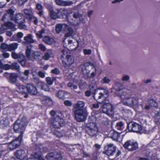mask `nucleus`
<instances>
[{
    "instance_id": "nucleus-1",
    "label": "nucleus",
    "mask_w": 160,
    "mask_h": 160,
    "mask_svg": "<svg viewBox=\"0 0 160 160\" xmlns=\"http://www.w3.org/2000/svg\"><path fill=\"white\" fill-rule=\"evenodd\" d=\"M132 93L128 90L121 95V101L123 104L131 107L138 104V100L132 96Z\"/></svg>"
},
{
    "instance_id": "nucleus-2",
    "label": "nucleus",
    "mask_w": 160,
    "mask_h": 160,
    "mask_svg": "<svg viewBox=\"0 0 160 160\" xmlns=\"http://www.w3.org/2000/svg\"><path fill=\"white\" fill-rule=\"evenodd\" d=\"M27 123L26 118L23 117L21 120H18L14 125L13 129L14 131L17 133H20V134L19 136H21L22 138Z\"/></svg>"
},
{
    "instance_id": "nucleus-3",
    "label": "nucleus",
    "mask_w": 160,
    "mask_h": 160,
    "mask_svg": "<svg viewBox=\"0 0 160 160\" xmlns=\"http://www.w3.org/2000/svg\"><path fill=\"white\" fill-rule=\"evenodd\" d=\"M72 112L75 119L78 122H84L88 115L87 110L83 109H72Z\"/></svg>"
},
{
    "instance_id": "nucleus-4",
    "label": "nucleus",
    "mask_w": 160,
    "mask_h": 160,
    "mask_svg": "<svg viewBox=\"0 0 160 160\" xmlns=\"http://www.w3.org/2000/svg\"><path fill=\"white\" fill-rule=\"evenodd\" d=\"M108 95L107 90L98 89L95 91L93 98L98 102L101 103L106 99Z\"/></svg>"
},
{
    "instance_id": "nucleus-5",
    "label": "nucleus",
    "mask_w": 160,
    "mask_h": 160,
    "mask_svg": "<svg viewBox=\"0 0 160 160\" xmlns=\"http://www.w3.org/2000/svg\"><path fill=\"white\" fill-rule=\"evenodd\" d=\"M102 112L110 116H112L114 113L112 105L109 103H104L101 107Z\"/></svg>"
},
{
    "instance_id": "nucleus-6",
    "label": "nucleus",
    "mask_w": 160,
    "mask_h": 160,
    "mask_svg": "<svg viewBox=\"0 0 160 160\" xmlns=\"http://www.w3.org/2000/svg\"><path fill=\"white\" fill-rule=\"evenodd\" d=\"M61 52L62 54L61 56V59L62 60L63 65L65 68L69 67L74 62V58L73 57L70 55H67L66 56V59L67 61V62H66L63 60L65 55H66L65 51L64 50H62Z\"/></svg>"
},
{
    "instance_id": "nucleus-7",
    "label": "nucleus",
    "mask_w": 160,
    "mask_h": 160,
    "mask_svg": "<svg viewBox=\"0 0 160 160\" xmlns=\"http://www.w3.org/2000/svg\"><path fill=\"white\" fill-rule=\"evenodd\" d=\"M86 127L88 129L87 132L91 137H93L98 132L97 127L95 123L90 122L86 125Z\"/></svg>"
},
{
    "instance_id": "nucleus-8",
    "label": "nucleus",
    "mask_w": 160,
    "mask_h": 160,
    "mask_svg": "<svg viewBox=\"0 0 160 160\" xmlns=\"http://www.w3.org/2000/svg\"><path fill=\"white\" fill-rule=\"evenodd\" d=\"M63 119L59 116H57L53 118L51 121V122L53 126L55 128H59L64 125Z\"/></svg>"
},
{
    "instance_id": "nucleus-9",
    "label": "nucleus",
    "mask_w": 160,
    "mask_h": 160,
    "mask_svg": "<svg viewBox=\"0 0 160 160\" xmlns=\"http://www.w3.org/2000/svg\"><path fill=\"white\" fill-rule=\"evenodd\" d=\"M116 147L112 144H109L105 147L104 153L109 157L113 155L115 153Z\"/></svg>"
},
{
    "instance_id": "nucleus-10",
    "label": "nucleus",
    "mask_w": 160,
    "mask_h": 160,
    "mask_svg": "<svg viewBox=\"0 0 160 160\" xmlns=\"http://www.w3.org/2000/svg\"><path fill=\"white\" fill-rule=\"evenodd\" d=\"M22 138L21 136L18 137L16 139L12 140L8 145V148L12 150L16 148L21 143Z\"/></svg>"
},
{
    "instance_id": "nucleus-11",
    "label": "nucleus",
    "mask_w": 160,
    "mask_h": 160,
    "mask_svg": "<svg viewBox=\"0 0 160 160\" xmlns=\"http://www.w3.org/2000/svg\"><path fill=\"white\" fill-rule=\"evenodd\" d=\"M93 64L89 62H86L81 66L82 71L83 74L87 76L90 72V69Z\"/></svg>"
},
{
    "instance_id": "nucleus-12",
    "label": "nucleus",
    "mask_w": 160,
    "mask_h": 160,
    "mask_svg": "<svg viewBox=\"0 0 160 160\" xmlns=\"http://www.w3.org/2000/svg\"><path fill=\"white\" fill-rule=\"evenodd\" d=\"M16 90L19 93H21L22 95H23L24 98H27L28 96V93L26 91V88L25 87L18 82L16 83Z\"/></svg>"
},
{
    "instance_id": "nucleus-13",
    "label": "nucleus",
    "mask_w": 160,
    "mask_h": 160,
    "mask_svg": "<svg viewBox=\"0 0 160 160\" xmlns=\"http://www.w3.org/2000/svg\"><path fill=\"white\" fill-rule=\"evenodd\" d=\"M63 45L64 47H68V49L70 51L76 50L78 47L76 42H74L72 40L68 41V44L65 43V40L63 41Z\"/></svg>"
},
{
    "instance_id": "nucleus-14",
    "label": "nucleus",
    "mask_w": 160,
    "mask_h": 160,
    "mask_svg": "<svg viewBox=\"0 0 160 160\" xmlns=\"http://www.w3.org/2000/svg\"><path fill=\"white\" fill-rule=\"evenodd\" d=\"M27 91L31 94L35 95L38 93V90L36 87L31 84H28L26 86Z\"/></svg>"
},
{
    "instance_id": "nucleus-15",
    "label": "nucleus",
    "mask_w": 160,
    "mask_h": 160,
    "mask_svg": "<svg viewBox=\"0 0 160 160\" xmlns=\"http://www.w3.org/2000/svg\"><path fill=\"white\" fill-rule=\"evenodd\" d=\"M41 100L42 103L48 106H52L53 104V102L52 99L47 96H43L41 97Z\"/></svg>"
},
{
    "instance_id": "nucleus-16",
    "label": "nucleus",
    "mask_w": 160,
    "mask_h": 160,
    "mask_svg": "<svg viewBox=\"0 0 160 160\" xmlns=\"http://www.w3.org/2000/svg\"><path fill=\"white\" fill-rule=\"evenodd\" d=\"M30 72L29 70H26L24 72L20 73V80L23 82L27 80Z\"/></svg>"
},
{
    "instance_id": "nucleus-17",
    "label": "nucleus",
    "mask_w": 160,
    "mask_h": 160,
    "mask_svg": "<svg viewBox=\"0 0 160 160\" xmlns=\"http://www.w3.org/2000/svg\"><path fill=\"white\" fill-rule=\"evenodd\" d=\"M131 130L134 132H138L142 129L141 126L135 122L131 123Z\"/></svg>"
},
{
    "instance_id": "nucleus-18",
    "label": "nucleus",
    "mask_w": 160,
    "mask_h": 160,
    "mask_svg": "<svg viewBox=\"0 0 160 160\" xmlns=\"http://www.w3.org/2000/svg\"><path fill=\"white\" fill-rule=\"evenodd\" d=\"M26 155L25 151L23 150H18L15 153L16 158L20 160L23 159L26 156Z\"/></svg>"
},
{
    "instance_id": "nucleus-19",
    "label": "nucleus",
    "mask_w": 160,
    "mask_h": 160,
    "mask_svg": "<svg viewBox=\"0 0 160 160\" xmlns=\"http://www.w3.org/2000/svg\"><path fill=\"white\" fill-rule=\"evenodd\" d=\"M68 28V25L66 24H58L55 26V30L57 33H59L62 30H65Z\"/></svg>"
},
{
    "instance_id": "nucleus-20",
    "label": "nucleus",
    "mask_w": 160,
    "mask_h": 160,
    "mask_svg": "<svg viewBox=\"0 0 160 160\" xmlns=\"http://www.w3.org/2000/svg\"><path fill=\"white\" fill-rule=\"evenodd\" d=\"M14 13V11L12 9L8 10L7 13L3 16L2 20L4 21L6 18L8 19L9 17L11 20H12L13 18V15Z\"/></svg>"
},
{
    "instance_id": "nucleus-21",
    "label": "nucleus",
    "mask_w": 160,
    "mask_h": 160,
    "mask_svg": "<svg viewBox=\"0 0 160 160\" xmlns=\"http://www.w3.org/2000/svg\"><path fill=\"white\" fill-rule=\"evenodd\" d=\"M33 51L31 48L27 47L25 51L26 56L29 60H32V55Z\"/></svg>"
},
{
    "instance_id": "nucleus-22",
    "label": "nucleus",
    "mask_w": 160,
    "mask_h": 160,
    "mask_svg": "<svg viewBox=\"0 0 160 160\" xmlns=\"http://www.w3.org/2000/svg\"><path fill=\"white\" fill-rule=\"evenodd\" d=\"M37 86L45 91H48L49 90V88L48 85L42 82H39L37 83Z\"/></svg>"
},
{
    "instance_id": "nucleus-23",
    "label": "nucleus",
    "mask_w": 160,
    "mask_h": 160,
    "mask_svg": "<svg viewBox=\"0 0 160 160\" xmlns=\"http://www.w3.org/2000/svg\"><path fill=\"white\" fill-rule=\"evenodd\" d=\"M23 12L25 17L28 20L33 16L32 10V8L25 9L23 10Z\"/></svg>"
},
{
    "instance_id": "nucleus-24",
    "label": "nucleus",
    "mask_w": 160,
    "mask_h": 160,
    "mask_svg": "<svg viewBox=\"0 0 160 160\" xmlns=\"http://www.w3.org/2000/svg\"><path fill=\"white\" fill-rule=\"evenodd\" d=\"M85 104V102L83 101H78L76 104L73 105V109H82L84 107Z\"/></svg>"
},
{
    "instance_id": "nucleus-25",
    "label": "nucleus",
    "mask_w": 160,
    "mask_h": 160,
    "mask_svg": "<svg viewBox=\"0 0 160 160\" xmlns=\"http://www.w3.org/2000/svg\"><path fill=\"white\" fill-rule=\"evenodd\" d=\"M11 56L14 59H18V60H21L24 58V56L21 53H17L15 52H13L11 54Z\"/></svg>"
},
{
    "instance_id": "nucleus-26",
    "label": "nucleus",
    "mask_w": 160,
    "mask_h": 160,
    "mask_svg": "<svg viewBox=\"0 0 160 160\" xmlns=\"http://www.w3.org/2000/svg\"><path fill=\"white\" fill-rule=\"evenodd\" d=\"M42 40L45 43L48 45H52L55 42L53 38L48 36L44 37L43 38Z\"/></svg>"
},
{
    "instance_id": "nucleus-27",
    "label": "nucleus",
    "mask_w": 160,
    "mask_h": 160,
    "mask_svg": "<svg viewBox=\"0 0 160 160\" xmlns=\"http://www.w3.org/2000/svg\"><path fill=\"white\" fill-rule=\"evenodd\" d=\"M23 18V14L21 13H19L16 14L15 17H13L12 20L16 22L19 23L23 21V19L22 20Z\"/></svg>"
},
{
    "instance_id": "nucleus-28",
    "label": "nucleus",
    "mask_w": 160,
    "mask_h": 160,
    "mask_svg": "<svg viewBox=\"0 0 160 160\" xmlns=\"http://www.w3.org/2000/svg\"><path fill=\"white\" fill-rule=\"evenodd\" d=\"M53 55L52 50L51 49H48L47 52L44 53V55L42 57V58L43 59L45 60H48L49 59L50 56H52Z\"/></svg>"
},
{
    "instance_id": "nucleus-29",
    "label": "nucleus",
    "mask_w": 160,
    "mask_h": 160,
    "mask_svg": "<svg viewBox=\"0 0 160 160\" xmlns=\"http://www.w3.org/2000/svg\"><path fill=\"white\" fill-rule=\"evenodd\" d=\"M3 26L4 28H7V29L8 28L11 29L12 31H15L16 30L15 26L12 22H6L5 24L3 25Z\"/></svg>"
},
{
    "instance_id": "nucleus-30",
    "label": "nucleus",
    "mask_w": 160,
    "mask_h": 160,
    "mask_svg": "<svg viewBox=\"0 0 160 160\" xmlns=\"http://www.w3.org/2000/svg\"><path fill=\"white\" fill-rule=\"evenodd\" d=\"M96 74V69L95 67L93 65L92 68L90 69V72L89 73V75H87V76L90 78H93L94 77Z\"/></svg>"
},
{
    "instance_id": "nucleus-31",
    "label": "nucleus",
    "mask_w": 160,
    "mask_h": 160,
    "mask_svg": "<svg viewBox=\"0 0 160 160\" xmlns=\"http://www.w3.org/2000/svg\"><path fill=\"white\" fill-rule=\"evenodd\" d=\"M68 93L63 91H60L56 93V96L59 99H64L65 96L67 95Z\"/></svg>"
},
{
    "instance_id": "nucleus-32",
    "label": "nucleus",
    "mask_w": 160,
    "mask_h": 160,
    "mask_svg": "<svg viewBox=\"0 0 160 160\" xmlns=\"http://www.w3.org/2000/svg\"><path fill=\"white\" fill-rule=\"evenodd\" d=\"M18 44L16 43H13L8 45V51L11 52L16 50L18 46Z\"/></svg>"
},
{
    "instance_id": "nucleus-33",
    "label": "nucleus",
    "mask_w": 160,
    "mask_h": 160,
    "mask_svg": "<svg viewBox=\"0 0 160 160\" xmlns=\"http://www.w3.org/2000/svg\"><path fill=\"white\" fill-rule=\"evenodd\" d=\"M57 13L59 18H63L64 16H66V11L64 9L57 10Z\"/></svg>"
},
{
    "instance_id": "nucleus-34",
    "label": "nucleus",
    "mask_w": 160,
    "mask_h": 160,
    "mask_svg": "<svg viewBox=\"0 0 160 160\" xmlns=\"http://www.w3.org/2000/svg\"><path fill=\"white\" fill-rule=\"evenodd\" d=\"M24 40L28 43H33L35 42V41L32 38V35L29 34L27 36H25L24 38Z\"/></svg>"
},
{
    "instance_id": "nucleus-35",
    "label": "nucleus",
    "mask_w": 160,
    "mask_h": 160,
    "mask_svg": "<svg viewBox=\"0 0 160 160\" xmlns=\"http://www.w3.org/2000/svg\"><path fill=\"white\" fill-rule=\"evenodd\" d=\"M110 133H111L110 137L114 140H117L118 139V138L120 137L119 134L117 132L112 131H111Z\"/></svg>"
},
{
    "instance_id": "nucleus-36",
    "label": "nucleus",
    "mask_w": 160,
    "mask_h": 160,
    "mask_svg": "<svg viewBox=\"0 0 160 160\" xmlns=\"http://www.w3.org/2000/svg\"><path fill=\"white\" fill-rule=\"evenodd\" d=\"M9 124V122L8 119L4 118H1L0 119V124L3 126H6Z\"/></svg>"
},
{
    "instance_id": "nucleus-37",
    "label": "nucleus",
    "mask_w": 160,
    "mask_h": 160,
    "mask_svg": "<svg viewBox=\"0 0 160 160\" xmlns=\"http://www.w3.org/2000/svg\"><path fill=\"white\" fill-rule=\"evenodd\" d=\"M37 149L40 152H46L48 151V148L45 147H43L42 145H39L37 148Z\"/></svg>"
},
{
    "instance_id": "nucleus-38",
    "label": "nucleus",
    "mask_w": 160,
    "mask_h": 160,
    "mask_svg": "<svg viewBox=\"0 0 160 160\" xmlns=\"http://www.w3.org/2000/svg\"><path fill=\"white\" fill-rule=\"evenodd\" d=\"M76 42L78 47H83L85 45L84 40L83 38H79V40H76Z\"/></svg>"
},
{
    "instance_id": "nucleus-39",
    "label": "nucleus",
    "mask_w": 160,
    "mask_h": 160,
    "mask_svg": "<svg viewBox=\"0 0 160 160\" xmlns=\"http://www.w3.org/2000/svg\"><path fill=\"white\" fill-rule=\"evenodd\" d=\"M131 145L129 151L134 150L138 148V144L137 142L132 141V144Z\"/></svg>"
},
{
    "instance_id": "nucleus-40",
    "label": "nucleus",
    "mask_w": 160,
    "mask_h": 160,
    "mask_svg": "<svg viewBox=\"0 0 160 160\" xmlns=\"http://www.w3.org/2000/svg\"><path fill=\"white\" fill-rule=\"evenodd\" d=\"M122 113L125 117H128L132 114L131 112L128 109H124L122 111Z\"/></svg>"
},
{
    "instance_id": "nucleus-41",
    "label": "nucleus",
    "mask_w": 160,
    "mask_h": 160,
    "mask_svg": "<svg viewBox=\"0 0 160 160\" xmlns=\"http://www.w3.org/2000/svg\"><path fill=\"white\" fill-rule=\"evenodd\" d=\"M45 32V29L42 28L40 31L36 33V35L38 38H41L43 37L42 34Z\"/></svg>"
},
{
    "instance_id": "nucleus-42",
    "label": "nucleus",
    "mask_w": 160,
    "mask_h": 160,
    "mask_svg": "<svg viewBox=\"0 0 160 160\" xmlns=\"http://www.w3.org/2000/svg\"><path fill=\"white\" fill-rule=\"evenodd\" d=\"M54 153L53 152H51L48 154L45 157L46 158L47 160H54Z\"/></svg>"
},
{
    "instance_id": "nucleus-43",
    "label": "nucleus",
    "mask_w": 160,
    "mask_h": 160,
    "mask_svg": "<svg viewBox=\"0 0 160 160\" xmlns=\"http://www.w3.org/2000/svg\"><path fill=\"white\" fill-rule=\"evenodd\" d=\"M9 138L7 134L2 135L0 136V141L3 142L8 140Z\"/></svg>"
},
{
    "instance_id": "nucleus-44",
    "label": "nucleus",
    "mask_w": 160,
    "mask_h": 160,
    "mask_svg": "<svg viewBox=\"0 0 160 160\" xmlns=\"http://www.w3.org/2000/svg\"><path fill=\"white\" fill-rule=\"evenodd\" d=\"M116 127L119 130H122L124 128V124L122 122H118L116 124Z\"/></svg>"
},
{
    "instance_id": "nucleus-45",
    "label": "nucleus",
    "mask_w": 160,
    "mask_h": 160,
    "mask_svg": "<svg viewBox=\"0 0 160 160\" xmlns=\"http://www.w3.org/2000/svg\"><path fill=\"white\" fill-rule=\"evenodd\" d=\"M54 159L60 160L62 159V157L60 152H54Z\"/></svg>"
},
{
    "instance_id": "nucleus-46",
    "label": "nucleus",
    "mask_w": 160,
    "mask_h": 160,
    "mask_svg": "<svg viewBox=\"0 0 160 160\" xmlns=\"http://www.w3.org/2000/svg\"><path fill=\"white\" fill-rule=\"evenodd\" d=\"M132 144V141H127L125 142L123 144L124 147L128 149V150L130 148V146H131V144Z\"/></svg>"
},
{
    "instance_id": "nucleus-47",
    "label": "nucleus",
    "mask_w": 160,
    "mask_h": 160,
    "mask_svg": "<svg viewBox=\"0 0 160 160\" xmlns=\"http://www.w3.org/2000/svg\"><path fill=\"white\" fill-rule=\"evenodd\" d=\"M50 16L51 18L53 19H56L58 17L57 12H55L52 10L50 11Z\"/></svg>"
},
{
    "instance_id": "nucleus-48",
    "label": "nucleus",
    "mask_w": 160,
    "mask_h": 160,
    "mask_svg": "<svg viewBox=\"0 0 160 160\" xmlns=\"http://www.w3.org/2000/svg\"><path fill=\"white\" fill-rule=\"evenodd\" d=\"M10 80L12 82H15L17 80L15 74L12 73L10 75Z\"/></svg>"
},
{
    "instance_id": "nucleus-49",
    "label": "nucleus",
    "mask_w": 160,
    "mask_h": 160,
    "mask_svg": "<svg viewBox=\"0 0 160 160\" xmlns=\"http://www.w3.org/2000/svg\"><path fill=\"white\" fill-rule=\"evenodd\" d=\"M8 45L5 43H2L0 45V50L1 49L6 50L7 49L8 50Z\"/></svg>"
},
{
    "instance_id": "nucleus-50",
    "label": "nucleus",
    "mask_w": 160,
    "mask_h": 160,
    "mask_svg": "<svg viewBox=\"0 0 160 160\" xmlns=\"http://www.w3.org/2000/svg\"><path fill=\"white\" fill-rule=\"evenodd\" d=\"M41 53L39 52H35L33 51L32 55V60L33 58L36 59L41 55Z\"/></svg>"
},
{
    "instance_id": "nucleus-51",
    "label": "nucleus",
    "mask_w": 160,
    "mask_h": 160,
    "mask_svg": "<svg viewBox=\"0 0 160 160\" xmlns=\"http://www.w3.org/2000/svg\"><path fill=\"white\" fill-rule=\"evenodd\" d=\"M68 87L74 90L78 88L77 85L71 82H70L68 83Z\"/></svg>"
},
{
    "instance_id": "nucleus-52",
    "label": "nucleus",
    "mask_w": 160,
    "mask_h": 160,
    "mask_svg": "<svg viewBox=\"0 0 160 160\" xmlns=\"http://www.w3.org/2000/svg\"><path fill=\"white\" fill-rule=\"evenodd\" d=\"M149 104L151 107H156L157 106L156 102L153 99L149 101Z\"/></svg>"
},
{
    "instance_id": "nucleus-53",
    "label": "nucleus",
    "mask_w": 160,
    "mask_h": 160,
    "mask_svg": "<svg viewBox=\"0 0 160 160\" xmlns=\"http://www.w3.org/2000/svg\"><path fill=\"white\" fill-rule=\"evenodd\" d=\"M46 81L47 83L49 85L52 84L53 82L52 78L50 77H48L46 78Z\"/></svg>"
},
{
    "instance_id": "nucleus-54",
    "label": "nucleus",
    "mask_w": 160,
    "mask_h": 160,
    "mask_svg": "<svg viewBox=\"0 0 160 160\" xmlns=\"http://www.w3.org/2000/svg\"><path fill=\"white\" fill-rule=\"evenodd\" d=\"M28 20L33 22L34 24L35 25L37 24L38 23V18L36 17H34L33 15L32 16V17H31L30 18H29Z\"/></svg>"
},
{
    "instance_id": "nucleus-55",
    "label": "nucleus",
    "mask_w": 160,
    "mask_h": 160,
    "mask_svg": "<svg viewBox=\"0 0 160 160\" xmlns=\"http://www.w3.org/2000/svg\"><path fill=\"white\" fill-rule=\"evenodd\" d=\"M24 22V19H23V21H21L20 22L18 23V27L21 29H25L26 28V26L23 23Z\"/></svg>"
},
{
    "instance_id": "nucleus-56",
    "label": "nucleus",
    "mask_w": 160,
    "mask_h": 160,
    "mask_svg": "<svg viewBox=\"0 0 160 160\" xmlns=\"http://www.w3.org/2000/svg\"><path fill=\"white\" fill-rule=\"evenodd\" d=\"M11 66L12 69H17L19 68V65L17 63H12Z\"/></svg>"
},
{
    "instance_id": "nucleus-57",
    "label": "nucleus",
    "mask_w": 160,
    "mask_h": 160,
    "mask_svg": "<svg viewBox=\"0 0 160 160\" xmlns=\"http://www.w3.org/2000/svg\"><path fill=\"white\" fill-rule=\"evenodd\" d=\"M60 71L57 68H55L54 69H52L51 72L54 74L58 75L59 74Z\"/></svg>"
},
{
    "instance_id": "nucleus-58",
    "label": "nucleus",
    "mask_w": 160,
    "mask_h": 160,
    "mask_svg": "<svg viewBox=\"0 0 160 160\" xmlns=\"http://www.w3.org/2000/svg\"><path fill=\"white\" fill-rule=\"evenodd\" d=\"M102 82L105 83H109L110 82V79L107 77H104L102 80Z\"/></svg>"
},
{
    "instance_id": "nucleus-59",
    "label": "nucleus",
    "mask_w": 160,
    "mask_h": 160,
    "mask_svg": "<svg viewBox=\"0 0 160 160\" xmlns=\"http://www.w3.org/2000/svg\"><path fill=\"white\" fill-rule=\"evenodd\" d=\"M130 77L128 75H124L122 76L121 80L123 81H128L130 79Z\"/></svg>"
},
{
    "instance_id": "nucleus-60",
    "label": "nucleus",
    "mask_w": 160,
    "mask_h": 160,
    "mask_svg": "<svg viewBox=\"0 0 160 160\" xmlns=\"http://www.w3.org/2000/svg\"><path fill=\"white\" fill-rule=\"evenodd\" d=\"M56 134L57 136V137H58L59 138L61 137L64 135L67 136H70L69 134L68 133H67L66 134H62L58 132H56Z\"/></svg>"
},
{
    "instance_id": "nucleus-61",
    "label": "nucleus",
    "mask_w": 160,
    "mask_h": 160,
    "mask_svg": "<svg viewBox=\"0 0 160 160\" xmlns=\"http://www.w3.org/2000/svg\"><path fill=\"white\" fill-rule=\"evenodd\" d=\"M83 52L85 55H89L92 53V50H91L86 49H84Z\"/></svg>"
},
{
    "instance_id": "nucleus-62",
    "label": "nucleus",
    "mask_w": 160,
    "mask_h": 160,
    "mask_svg": "<svg viewBox=\"0 0 160 160\" xmlns=\"http://www.w3.org/2000/svg\"><path fill=\"white\" fill-rule=\"evenodd\" d=\"M35 158L38 159L39 160H44V159L42 157L41 155L37 153H35L34 155Z\"/></svg>"
},
{
    "instance_id": "nucleus-63",
    "label": "nucleus",
    "mask_w": 160,
    "mask_h": 160,
    "mask_svg": "<svg viewBox=\"0 0 160 160\" xmlns=\"http://www.w3.org/2000/svg\"><path fill=\"white\" fill-rule=\"evenodd\" d=\"M143 153L145 154L144 155L147 157H150L152 155V153L150 152L149 150L145 151L143 152Z\"/></svg>"
},
{
    "instance_id": "nucleus-64",
    "label": "nucleus",
    "mask_w": 160,
    "mask_h": 160,
    "mask_svg": "<svg viewBox=\"0 0 160 160\" xmlns=\"http://www.w3.org/2000/svg\"><path fill=\"white\" fill-rule=\"evenodd\" d=\"M72 3V2L70 1H63V5L64 6H69L71 5Z\"/></svg>"
}]
</instances>
